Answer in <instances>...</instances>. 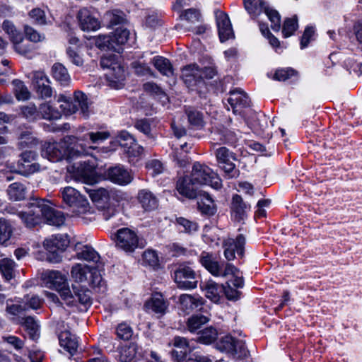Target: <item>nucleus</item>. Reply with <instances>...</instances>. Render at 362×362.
<instances>
[{
  "label": "nucleus",
  "mask_w": 362,
  "mask_h": 362,
  "mask_svg": "<svg viewBox=\"0 0 362 362\" xmlns=\"http://www.w3.org/2000/svg\"><path fill=\"white\" fill-rule=\"evenodd\" d=\"M42 280L45 286L58 291L62 300L69 305L80 303L83 305L91 303L90 291L88 289L78 288L73 286L71 291L67 276L58 270H46L42 273Z\"/></svg>",
  "instance_id": "f257e3e1"
},
{
  "label": "nucleus",
  "mask_w": 362,
  "mask_h": 362,
  "mask_svg": "<svg viewBox=\"0 0 362 362\" xmlns=\"http://www.w3.org/2000/svg\"><path fill=\"white\" fill-rule=\"evenodd\" d=\"M96 147H86L79 144V139L74 136H66L59 142H46L42 148L41 154L51 162H58L63 158H71L75 156L88 155V150Z\"/></svg>",
  "instance_id": "f03ea898"
},
{
  "label": "nucleus",
  "mask_w": 362,
  "mask_h": 362,
  "mask_svg": "<svg viewBox=\"0 0 362 362\" xmlns=\"http://www.w3.org/2000/svg\"><path fill=\"white\" fill-rule=\"evenodd\" d=\"M199 262L213 276L228 277L229 275L234 276L233 284L236 286L243 285V279L240 272L233 264L227 263L224 268L218 264L213 255L203 252L199 257Z\"/></svg>",
  "instance_id": "7ed1b4c3"
},
{
  "label": "nucleus",
  "mask_w": 362,
  "mask_h": 362,
  "mask_svg": "<svg viewBox=\"0 0 362 362\" xmlns=\"http://www.w3.org/2000/svg\"><path fill=\"white\" fill-rule=\"evenodd\" d=\"M71 277L74 282L85 284L84 286L96 288L102 286L100 270L84 264L77 263L73 265L71 269Z\"/></svg>",
  "instance_id": "20e7f679"
},
{
  "label": "nucleus",
  "mask_w": 362,
  "mask_h": 362,
  "mask_svg": "<svg viewBox=\"0 0 362 362\" xmlns=\"http://www.w3.org/2000/svg\"><path fill=\"white\" fill-rule=\"evenodd\" d=\"M63 202L73 209L78 216L87 214L90 211L88 200L76 189L67 186L60 189Z\"/></svg>",
  "instance_id": "39448f33"
},
{
  "label": "nucleus",
  "mask_w": 362,
  "mask_h": 362,
  "mask_svg": "<svg viewBox=\"0 0 362 362\" xmlns=\"http://www.w3.org/2000/svg\"><path fill=\"white\" fill-rule=\"evenodd\" d=\"M96 164L88 160H80L67 165V171L73 175L74 179L88 185H93L98 180Z\"/></svg>",
  "instance_id": "423d86ee"
},
{
  "label": "nucleus",
  "mask_w": 362,
  "mask_h": 362,
  "mask_svg": "<svg viewBox=\"0 0 362 362\" xmlns=\"http://www.w3.org/2000/svg\"><path fill=\"white\" fill-rule=\"evenodd\" d=\"M190 176L192 181L197 185H209L216 189L222 187V181L218 174L205 164L194 163Z\"/></svg>",
  "instance_id": "0eeeda50"
},
{
  "label": "nucleus",
  "mask_w": 362,
  "mask_h": 362,
  "mask_svg": "<svg viewBox=\"0 0 362 362\" xmlns=\"http://www.w3.org/2000/svg\"><path fill=\"white\" fill-rule=\"evenodd\" d=\"M69 245L68 236L65 234L53 235L46 238L43 242V247L52 257H49V261L54 263L59 262L62 259L59 253L66 250Z\"/></svg>",
  "instance_id": "6e6552de"
},
{
  "label": "nucleus",
  "mask_w": 362,
  "mask_h": 362,
  "mask_svg": "<svg viewBox=\"0 0 362 362\" xmlns=\"http://www.w3.org/2000/svg\"><path fill=\"white\" fill-rule=\"evenodd\" d=\"M216 74L213 67H204L200 69L196 64H190L183 68L182 77L186 84L194 86L204 78H212Z\"/></svg>",
  "instance_id": "1a4fd4ad"
},
{
  "label": "nucleus",
  "mask_w": 362,
  "mask_h": 362,
  "mask_svg": "<svg viewBox=\"0 0 362 362\" xmlns=\"http://www.w3.org/2000/svg\"><path fill=\"white\" fill-rule=\"evenodd\" d=\"M216 157L220 168H221L225 176L228 178L237 177L240 171L235 168L233 160H236L235 155L226 147H221L216 151Z\"/></svg>",
  "instance_id": "9d476101"
},
{
  "label": "nucleus",
  "mask_w": 362,
  "mask_h": 362,
  "mask_svg": "<svg viewBox=\"0 0 362 362\" xmlns=\"http://www.w3.org/2000/svg\"><path fill=\"white\" fill-rule=\"evenodd\" d=\"M174 280L182 289H192L197 286L195 272L187 264H180L174 271Z\"/></svg>",
  "instance_id": "9b49d317"
},
{
  "label": "nucleus",
  "mask_w": 362,
  "mask_h": 362,
  "mask_svg": "<svg viewBox=\"0 0 362 362\" xmlns=\"http://www.w3.org/2000/svg\"><path fill=\"white\" fill-rule=\"evenodd\" d=\"M114 239L116 247L127 252H133L139 246L136 233L128 228L117 230Z\"/></svg>",
  "instance_id": "f8f14e48"
},
{
  "label": "nucleus",
  "mask_w": 362,
  "mask_h": 362,
  "mask_svg": "<svg viewBox=\"0 0 362 362\" xmlns=\"http://www.w3.org/2000/svg\"><path fill=\"white\" fill-rule=\"evenodd\" d=\"M37 158V153L33 151H23L18 161L17 168L13 170L14 172L28 175L40 170V165L34 162Z\"/></svg>",
  "instance_id": "ddd939ff"
},
{
  "label": "nucleus",
  "mask_w": 362,
  "mask_h": 362,
  "mask_svg": "<svg viewBox=\"0 0 362 362\" xmlns=\"http://www.w3.org/2000/svg\"><path fill=\"white\" fill-rule=\"evenodd\" d=\"M117 140L124 151L127 154L129 162H134L143 153V148L139 145L135 139L127 132H122L117 136Z\"/></svg>",
  "instance_id": "4468645a"
},
{
  "label": "nucleus",
  "mask_w": 362,
  "mask_h": 362,
  "mask_svg": "<svg viewBox=\"0 0 362 362\" xmlns=\"http://www.w3.org/2000/svg\"><path fill=\"white\" fill-rule=\"evenodd\" d=\"M40 200L41 199H36L30 203V207L27 211H21L18 213L19 217L28 227H34L43 221L42 203H40Z\"/></svg>",
  "instance_id": "2eb2a0df"
},
{
  "label": "nucleus",
  "mask_w": 362,
  "mask_h": 362,
  "mask_svg": "<svg viewBox=\"0 0 362 362\" xmlns=\"http://www.w3.org/2000/svg\"><path fill=\"white\" fill-rule=\"evenodd\" d=\"M40 200L41 199H36L30 203V207L27 211H21L18 213L19 217L28 227H34L43 221L42 203H40Z\"/></svg>",
  "instance_id": "dca6fc26"
},
{
  "label": "nucleus",
  "mask_w": 362,
  "mask_h": 362,
  "mask_svg": "<svg viewBox=\"0 0 362 362\" xmlns=\"http://www.w3.org/2000/svg\"><path fill=\"white\" fill-rule=\"evenodd\" d=\"M76 18L80 28L83 31H96L101 27L100 21L94 16L92 8H81Z\"/></svg>",
  "instance_id": "f3484780"
},
{
  "label": "nucleus",
  "mask_w": 362,
  "mask_h": 362,
  "mask_svg": "<svg viewBox=\"0 0 362 362\" xmlns=\"http://www.w3.org/2000/svg\"><path fill=\"white\" fill-rule=\"evenodd\" d=\"M40 203H42L43 220L46 223L56 227L64 224L65 216L62 211L54 209L47 200L42 199Z\"/></svg>",
  "instance_id": "a211bd4d"
},
{
  "label": "nucleus",
  "mask_w": 362,
  "mask_h": 362,
  "mask_svg": "<svg viewBox=\"0 0 362 362\" xmlns=\"http://www.w3.org/2000/svg\"><path fill=\"white\" fill-rule=\"evenodd\" d=\"M169 302L160 293H155L146 301L144 308L148 312L153 313L158 317L164 315L168 309Z\"/></svg>",
  "instance_id": "6ab92c4d"
},
{
  "label": "nucleus",
  "mask_w": 362,
  "mask_h": 362,
  "mask_svg": "<svg viewBox=\"0 0 362 362\" xmlns=\"http://www.w3.org/2000/svg\"><path fill=\"white\" fill-rule=\"evenodd\" d=\"M245 244V238L243 235H239L235 239L228 238L224 242V256L228 260H233L235 257V252L239 256H243L244 253V245Z\"/></svg>",
  "instance_id": "aec40b11"
},
{
  "label": "nucleus",
  "mask_w": 362,
  "mask_h": 362,
  "mask_svg": "<svg viewBox=\"0 0 362 362\" xmlns=\"http://www.w3.org/2000/svg\"><path fill=\"white\" fill-rule=\"evenodd\" d=\"M250 211V205L245 202L243 198L235 194L232 197L230 211L232 218L237 222L243 221Z\"/></svg>",
  "instance_id": "412c9836"
},
{
  "label": "nucleus",
  "mask_w": 362,
  "mask_h": 362,
  "mask_svg": "<svg viewBox=\"0 0 362 362\" xmlns=\"http://www.w3.org/2000/svg\"><path fill=\"white\" fill-rule=\"evenodd\" d=\"M216 25L221 42H225L233 36V31L228 16L223 11L216 12Z\"/></svg>",
  "instance_id": "4be33fe9"
},
{
  "label": "nucleus",
  "mask_w": 362,
  "mask_h": 362,
  "mask_svg": "<svg viewBox=\"0 0 362 362\" xmlns=\"http://www.w3.org/2000/svg\"><path fill=\"white\" fill-rule=\"evenodd\" d=\"M228 103L234 114H240L241 109L250 105L248 96L240 89L236 88L230 92Z\"/></svg>",
  "instance_id": "5701e85b"
},
{
  "label": "nucleus",
  "mask_w": 362,
  "mask_h": 362,
  "mask_svg": "<svg viewBox=\"0 0 362 362\" xmlns=\"http://www.w3.org/2000/svg\"><path fill=\"white\" fill-rule=\"evenodd\" d=\"M106 175L112 182L119 185H126L130 183L133 179L130 173L121 165L110 168Z\"/></svg>",
  "instance_id": "b1692460"
},
{
  "label": "nucleus",
  "mask_w": 362,
  "mask_h": 362,
  "mask_svg": "<svg viewBox=\"0 0 362 362\" xmlns=\"http://www.w3.org/2000/svg\"><path fill=\"white\" fill-rule=\"evenodd\" d=\"M108 86L115 89H120L124 86L125 73L120 64H114L113 67L105 74Z\"/></svg>",
  "instance_id": "393cba45"
},
{
  "label": "nucleus",
  "mask_w": 362,
  "mask_h": 362,
  "mask_svg": "<svg viewBox=\"0 0 362 362\" xmlns=\"http://www.w3.org/2000/svg\"><path fill=\"white\" fill-rule=\"evenodd\" d=\"M197 183L192 181V177H184L180 178L176 185V189L178 192L189 199L197 198L198 197L196 188Z\"/></svg>",
  "instance_id": "a878e982"
},
{
  "label": "nucleus",
  "mask_w": 362,
  "mask_h": 362,
  "mask_svg": "<svg viewBox=\"0 0 362 362\" xmlns=\"http://www.w3.org/2000/svg\"><path fill=\"white\" fill-rule=\"evenodd\" d=\"M137 200L141 207L146 211L155 210L158 206V199L156 196L146 189L139 191Z\"/></svg>",
  "instance_id": "bb28decb"
},
{
  "label": "nucleus",
  "mask_w": 362,
  "mask_h": 362,
  "mask_svg": "<svg viewBox=\"0 0 362 362\" xmlns=\"http://www.w3.org/2000/svg\"><path fill=\"white\" fill-rule=\"evenodd\" d=\"M59 341L60 346L64 348L71 356H74L78 347L77 337L69 331H64L59 334Z\"/></svg>",
  "instance_id": "cd10ccee"
},
{
  "label": "nucleus",
  "mask_w": 362,
  "mask_h": 362,
  "mask_svg": "<svg viewBox=\"0 0 362 362\" xmlns=\"http://www.w3.org/2000/svg\"><path fill=\"white\" fill-rule=\"evenodd\" d=\"M201 288L205 291V296L214 303H218L222 296L224 286L218 285L212 280L205 282L201 285Z\"/></svg>",
  "instance_id": "c85d7f7f"
},
{
  "label": "nucleus",
  "mask_w": 362,
  "mask_h": 362,
  "mask_svg": "<svg viewBox=\"0 0 362 362\" xmlns=\"http://www.w3.org/2000/svg\"><path fill=\"white\" fill-rule=\"evenodd\" d=\"M180 308L186 313L199 309L203 304V299L199 296L182 294L179 298Z\"/></svg>",
  "instance_id": "c756f323"
},
{
  "label": "nucleus",
  "mask_w": 362,
  "mask_h": 362,
  "mask_svg": "<svg viewBox=\"0 0 362 362\" xmlns=\"http://www.w3.org/2000/svg\"><path fill=\"white\" fill-rule=\"evenodd\" d=\"M76 257L79 259L96 264V266L93 268H96L100 270V267L102 265V263L100 262V257L92 247L84 245L81 251L77 252Z\"/></svg>",
  "instance_id": "7c9ffc66"
},
{
  "label": "nucleus",
  "mask_w": 362,
  "mask_h": 362,
  "mask_svg": "<svg viewBox=\"0 0 362 362\" xmlns=\"http://www.w3.org/2000/svg\"><path fill=\"white\" fill-rule=\"evenodd\" d=\"M173 355L176 358L177 362H213L209 356L198 352L186 354L181 351L179 354L177 351H173Z\"/></svg>",
  "instance_id": "2f4dec72"
},
{
  "label": "nucleus",
  "mask_w": 362,
  "mask_h": 362,
  "mask_svg": "<svg viewBox=\"0 0 362 362\" xmlns=\"http://www.w3.org/2000/svg\"><path fill=\"white\" fill-rule=\"evenodd\" d=\"M188 122L192 129H201L205 126L204 116L202 112L193 108L186 110Z\"/></svg>",
  "instance_id": "473e14b6"
},
{
  "label": "nucleus",
  "mask_w": 362,
  "mask_h": 362,
  "mask_svg": "<svg viewBox=\"0 0 362 362\" xmlns=\"http://www.w3.org/2000/svg\"><path fill=\"white\" fill-rule=\"evenodd\" d=\"M52 74L53 78L62 86H68L71 82V77L66 68L60 63L52 66Z\"/></svg>",
  "instance_id": "72a5a7b5"
},
{
  "label": "nucleus",
  "mask_w": 362,
  "mask_h": 362,
  "mask_svg": "<svg viewBox=\"0 0 362 362\" xmlns=\"http://www.w3.org/2000/svg\"><path fill=\"white\" fill-rule=\"evenodd\" d=\"M199 210L208 215H212L216 211L215 204L209 194L204 192L199 194L197 202Z\"/></svg>",
  "instance_id": "f704fd0d"
},
{
  "label": "nucleus",
  "mask_w": 362,
  "mask_h": 362,
  "mask_svg": "<svg viewBox=\"0 0 362 362\" xmlns=\"http://www.w3.org/2000/svg\"><path fill=\"white\" fill-rule=\"evenodd\" d=\"M73 102L74 104H76L78 107L80 114L84 118H88L90 115V110L88 98L86 94L79 90L75 91L74 93Z\"/></svg>",
  "instance_id": "c9c22d12"
},
{
  "label": "nucleus",
  "mask_w": 362,
  "mask_h": 362,
  "mask_svg": "<svg viewBox=\"0 0 362 362\" xmlns=\"http://www.w3.org/2000/svg\"><path fill=\"white\" fill-rule=\"evenodd\" d=\"M1 28L12 43L17 40H23V34L12 21L9 20L4 21Z\"/></svg>",
  "instance_id": "e433bc0d"
},
{
  "label": "nucleus",
  "mask_w": 362,
  "mask_h": 362,
  "mask_svg": "<svg viewBox=\"0 0 362 362\" xmlns=\"http://www.w3.org/2000/svg\"><path fill=\"white\" fill-rule=\"evenodd\" d=\"M244 6L252 18H257L267 6L262 0H243Z\"/></svg>",
  "instance_id": "4c0bfd02"
},
{
  "label": "nucleus",
  "mask_w": 362,
  "mask_h": 362,
  "mask_svg": "<svg viewBox=\"0 0 362 362\" xmlns=\"http://www.w3.org/2000/svg\"><path fill=\"white\" fill-rule=\"evenodd\" d=\"M129 36V31L123 28H118L112 35L113 40L114 51L119 52L122 50V46L124 45Z\"/></svg>",
  "instance_id": "58836bf2"
},
{
  "label": "nucleus",
  "mask_w": 362,
  "mask_h": 362,
  "mask_svg": "<svg viewBox=\"0 0 362 362\" xmlns=\"http://www.w3.org/2000/svg\"><path fill=\"white\" fill-rule=\"evenodd\" d=\"M152 62L155 68L163 75L170 76L173 75V69L170 61L160 56L153 58Z\"/></svg>",
  "instance_id": "ea45409f"
},
{
  "label": "nucleus",
  "mask_w": 362,
  "mask_h": 362,
  "mask_svg": "<svg viewBox=\"0 0 362 362\" xmlns=\"http://www.w3.org/2000/svg\"><path fill=\"white\" fill-rule=\"evenodd\" d=\"M136 353L137 346L134 343L122 346L119 351V361L120 362H133Z\"/></svg>",
  "instance_id": "a19ab883"
},
{
  "label": "nucleus",
  "mask_w": 362,
  "mask_h": 362,
  "mask_svg": "<svg viewBox=\"0 0 362 362\" xmlns=\"http://www.w3.org/2000/svg\"><path fill=\"white\" fill-rule=\"evenodd\" d=\"M7 194L11 200H22L25 198L26 188L20 182H14L8 186Z\"/></svg>",
  "instance_id": "79ce46f5"
},
{
  "label": "nucleus",
  "mask_w": 362,
  "mask_h": 362,
  "mask_svg": "<svg viewBox=\"0 0 362 362\" xmlns=\"http://www.w3.org/2000/svg\"><path fill=\"white\" fill-rule=\"evenodd\" d=\"M22 325L25 327L29 337L36 340L39 337V325L33 317L22 318Z\"/></svg>",
  "instance_id": "37998d69"
},
{
  "label": "nucleus",
  "mask_w": 362,
  "mask_h": 362,
  "mask_svg": "<svg viewBox=\"0 0 362 362\" xmlns=\"http://www.w3.org/2000/svg\"><path fill=\"white\" fill-rule=\"evenodd\" d=\"M40 118L45 119H58L61 117V113L54 108L49 103H42L39 107Z\"/></svg>",
  "instance_id": "c03bdc74"
},
{
  "label": "nucleus",
  "mask_w": 362,
  "mask_h": 362,
  "mask_svg": "<svg viewBox=\"0 0 362 362\" xmlns=\"http://www.w3.org/2000/svg\"><path fill=\"white\" fill-rule=\"evenodd\" d=\"M57 100L60 103V108L62 111L66 115H72L78 111L76 104H74L73 100L68 98L64 95H59Z\"/></svg>",
  "instance_id": "a18cd8bd"
},
{
  "label": "nucleus",
  "mask_w": 362,
  "mask_h": 362,
  "mask_svg": "<svg viewBox=\"0 0 362 362\" xmlns=\"http://www.w3.org/2000/svg\"><path fill=\"white\" fill-rule=\"evenodd\" d=\"M15 96L18 100H26L30 97V93L27 86L21 80L15 79L12 81Z\"/></svg>",
  "instance_id": "49530a36"
},
{
  "label": "nucleus",
  "mask_w": 362,
  "mask_h": 362,
  "mask_svg": "<svg viewBox=\"0 0 362 362\" xmlns=\"http://www.w3.org/2000/svg\"><path fill=\"white\" fill-rule=\"evenodd\" d=\"M15 262L8 258L0 260V272L6 280H11L13 277Z\"/></svg>",
  "instance_id": "de8ad7c7"
},
{
  "label": "nucleus",
  "mask_w": 362,
  "mask_h": 362,
  "mask_svg": "<svg viewBox=\"0 0 362 362\" xmlns=\"http://www.w3.org/2000/svg\"><path fill=\"white\" fill-rule=\"evenodd\" d=\"M231 276V279L226 282V286H224L223 292L226 295V298L230 300H236L240 298V292L238 290L239 288H243L244 284L242 286H236L233 282H234V276L232 275H229Z\"/></svg>",
  "instance_id": "09e8293b"
},
{
  "label": "nucleus",
  "mask_w": 362,
  "mask_h": 362,
  "mask_svg": "<svg viewBox=\"0 0 362 362\" xmlns=\"http://www.w3.org/2000/svg\"><path fill=\"white\" fill-rule=\"evenodd\" d=\"M197 341L204 344H209L214 342L218 336L216 329L209 327L199 332Z\"/></svg>",
  "instance_id": "8fccbe9b"
},
{
  "label": "nucleus",
  "mask_w": 362,
  "mask_h": 362,
  "mask_svg": "<svg viewBox=\"0 0 362 362\" xmlns=\"http://www.w3.org/2000/svg\"><path fill=\"white\" fill-rule=\"evenodd\" d=\"M269 21H271V27L274 31H279L281 28V16L279 12L273 8L267 6L264 11Z\"/></svg>",
  "instance_id": "3c124183"
},
{
  "label": "nucleus",
  "mask_w": 362,
  "mask_h": 362,
  "mask_svg": "<svg viewBox=\"0 0 362 362\" xmlns=\"http://www.w3.org/2000/svg\"><path fill=\"white\" fill-rule=\"evenodd\" d=\"M13 228L6 219L0 218V244H6L11 238Z\"/></svg>",
  "instance_id": "603ef678"
},
{
  "label": "nucleus",
  "mask_w": 362,
  "mask_h": 362,
  "mask_svg": "<svg viewBox=\"0 0 362 362\" xmlns=\"http://www.w3.org/2000/svg\"><path fill=\"white\" fill-rule=\"evenodd\" d=\"M298 28V24L296 16L285 19L282 28V33L284 37H288L293 35Z\"/></svg>",
  "instance_id": "864d4df0"
},
{
  "label": "nucleus",
  "mask_w": 362,
  "mask_h": 362,
  "mask_svg": "<svg viewBox=\"0 0 362 362\" xmlns=\"http://www.w3.org/2000/svg\"><path fill=\"white\" fill-rule=\"evenodd\" d=\"M209 317L203 315H194L188 319L187 327L191 332H196L209 321Z\"/></svg>",
  "instance_id": "5fc2aeb1"
},
{
  "label": "nucleus",
  "mask_w": 362,
  "mask_h": 362,
  "mask_svg": "<svg viewBox=\"0 0 362 362\" xmlns=\"http://www.w3.org/2000/svg\"><path fill=\"white\" fill-rule=\"evenodd\" d=\"M95 43L101 50H113V40L112 35H100L95 39Z\"/></svg>",
  "instance_id": "6e6d98bb"
},
{
  "label": "nucleus",
  "mask_w": 362,
  "mask_h": 362,
  "mask_svg": "<svg viewBox=\"0 0 362 362\" xmlns=\"http://www.w3.org/2000/svg\"><path fill=\"white\" fill-rule=\"evenodd\" d=\"M104 19L109 23L110 25L113 26L124 21V14L122 11L117 9L108 11L105 13Z\"/></svg>",
  "instance_id": "4d7b16f0"
},
{
  "label": "nucleus",
  "mask_w": 362,
  "mask_h": 362,
  "mask_svg": "<svg viewBox=\"0 0 362 362\" xmlns=\"http://www.w3.org/2000/svg\"><path fill=\"white\" fill-rule=\"evenodd\" d=\"M110 134L108 132H89L83 136L82 139H79V144H81V141H86L89 139L92 144H97L100 141H105L110 137Z\"/></svg>",
  "instance_id": "13d9d810"
},
{
  "label": "nucleus",
  "mask_w": 362,
  "mask_h": 362,
  "mask_svg": "<svg viewBox=\"0 0 362 362\" xmlns=\"http://www.w3.org/2000/svg\"><path fill=\"white\" fill-rule=\"evenodd\" d=\"M180 18L189 23H196L200 21L202 16L199 11L197 9L189 8L182 11L180 15Z\"/></svg>",
  "instance_id": "bf43d9fd"
},
{
  "label": "nucleus",
  "mask_w": 362,
  "mask_h": 362,
  "mask_svg": "<svg viewBox=\"0 0 362 362\" xmlns=\"http://www.w3.org/2000/svg\"><path fill=\"white\" fill-rule=\"evenodd\" d=\"M66 53L70 61L76 66H82L83 59L78 47H69Z\"/></svg>",
  "instance_id": "052dcab7"
},
{
  "label": "nucleus",
  "mask_w": 362,
  "mask_h": 362,
  "mask_svg": "<svg viewBox=\"0 0 362 362\" xmlns=\"http://www.w3.org/2000/svg\"><path fill=\"white\" fill-rule=\"evenodd\" d=\"M235 341L236 339L234 337L230 335H226L222 337L218 342V349L221 351L232 354V351H234L235 349L234 346Z\"/></svg>",
  "instance_id": "680f3d73"
},
{
  "label": "nucleus",
  "mask_w": 362,
  "mask_h": 362,
  "mask_svg": "<svg viewBox=\"0 0 362 362\" xmlns=\"http://www.w3.org/2000/svg\"><path fill=\"white\" fill-rule=\"evenodd\" d=\"M296 74L297 72L291 68L279 69L275 71L273 78L279 81H285Z\"/></svg>",
  "instance_id": "e2e57ef3"
},
{
  "label": "nucleus",
  "mask_w": 362,
  "mask_h": 362,
  "mask_svg": "<svg viewBox=\"0 0 362 362\" xmlns=\"http://www.w3.org/2000/svg\"><path fill=\"white\" fill-rule=\"evenodd\" d=\"M146 167L152 176L159 175L164 171L163 164L157 159L148 160L146 164Z\"/></svg>",
  "instance_id": "0e129e2a"
},
{
  "label": "nucleus",
  "mask_w": 362,
  "mask_h": 362,
  "mask_svg": "<svg viewBox=\"0 0 362 362\" xmlns=\"http://www.w3.org/2000/svg\"><path fill=\"white\" fill-rule=\"evenodd\" d=\"M18 146L21 148L32 146L36 144L35 138L28 131L23 132L18 136Z\"/></svg>",
  "instance_id": "69168bd1"
},
{
  "label": "nucleus",
  "mask_w": 362,
  "mask_h": 362,
  "mask_svg": "<svg viewBox=\"0 0 362 362\" xmlns=\"http://www.w3.org/2000/svg\"><path fill=\"white\" fill-rule=\"evenodd\" d=\"M24 32L26 37L31 42H42L45 39L43 34L38 33L33 28L26 25L24 26Z\"/></svg>",
  "instance_id": "338daca9"
},
{
  "label": "nucleus",
  "mask_w": 362,
  "mask_h": 362,
  "mask_svg": "<svg viewBox=\"0 0 362 362\" xmlns=\"http://www.w3.org/2000/svg\"><path fill=\"white\" fill-rule=\"evenodd\" d=\"M234 351L232 354L237 358H245L249 356V351L245 346V342L242 340L236 339Z\"/></svg>",
  "instance_id": "774afa93"
}]
</instances>
